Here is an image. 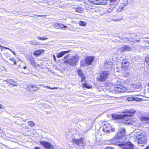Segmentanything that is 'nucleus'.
I'll return each instance as SVG.
<instances>
[{"label": "nucleus", "instance_id": "nucleus-1", "mask_svg": "<svg viewBox=\"0 0 149 149\" xmlns=\"http://www.w3.org/2000/svg\"><path fill=\"white\" fill-rule=\"evenodd\" d=\"M118 135H116L113 139L110 140V143L111 144H116L121 146H123L122 148L123 149H134L133 148V145L130 142H129L125 143H123L119 141L120 138L118 136Z\"/></svg>", "mask_w": 149, "mask_h": 149}, {"label": "nucleus", "instance_id": "nucleus-2", "mask_svg": "<svg viewBox=\"0 0 149 149\" xmlns=\"http://www.w3.org/2000/svg\"><path fill=\"white\" fill-rule=\"evenodd\" d=\"M133 114L132 112H128L126 114L123 115L113 114H112L111 116L114 119H120L123 122L124 120V123H130L129 121L130 119L128 117L131 116Z\"/></svg>", "mask_w": 149, "mask_h": 149}, {"label": "nucleus", "instance_id": "nucleus-3", "mask_svg": "<svg viewBox=\"0 0 149 149\" xmlns=\"http://www.w3.org/2000/svg\"><path fill=\"white\" fill-rule=\"evenodd\" d=\"M79 57L77 54H75L70 58H69L67 60L65 61L64 63L68 64L71 66H74L79 60Z\"/></svg>", "mask_w": 149, "mask_h": 149}, {"label": "nucleus", "instance_id": "nucleus-4", "mask_svg": "<svg viewBox=\"0 0 149 149\" xmlns=\"http://www.w3.org/2000/svg\"><path fill=\"white\" fill-rule=\"evenodd\" d=\"M126 88L120 84H117L114 87V89L113 92L115 94H119L126 91Z\"/></svg>", "mask_w": 149, "mask_h": 149}, {"label": "nucleus", "instance_id": "nucleus-5", "mask_svg": "<svg viewBox=\"0 0 149 149\" xmlns=\"http://www.w3.org/2000/svg\"><path fill=\"white\" fill-rule=\"evenodd\" d=\"M109 73L108 72L104 71L102 72L99 73L98 77L97 78V79L98 81L103 82L108 78Z\"/></svg>", "mask_w": 149, "mask_h": 149}, {"label": "nucleus", "instance_id": "nucleus-6", "mask_svg": "<svg viewBox=\"0 0 149 149\" xmlns=\"http://www.w3.org/2000/svg\"><path fill=\"white\" fill-rule=\"evenodd\" d=\"M103 131L108 133H110L111 131L112 132L115 131L114 128H112L111 125L109 124H105L103 126Z\"/></svg>", "mask_w": 149, "mask_h": 149}, {"label": "nucleus", "instance_id": "nucleus-7", "mask_svg": "<svg viewBox=\"0 0 149 149\" xmlns=\"http://www.w3.org/2000/svg\"><path fill=\"white\" fill-rule=\"evenodd\" d=\"M147 139L144 136L141 137L140 139H136L135 141L137 142L139 146H143L144 144L147 143Z\"/></svg>", "mask_w": 149, "mask_h": 149}, {"label": "nucleus", "instance_id": "nucleus-8", "mask_svg": "<svg viewBox=\"0 0 149 149\" xmlns=\"http://www.w3.org/2000/svg\"><path fill=\"white\" fill-rule=\"evenodd\" d=\"M92 3L94 4L104 5L107 3V0H89Z\"/></svg>", "mask_w": 149, "mask_h": 149}, {"label": "nucleus", "instance_id": "nucleus-9", "mask_svg": "<svg viewBox=\"0 0 149 149\" xmlns=\"http://www.w3.org/2000/svg\"><path fill=\"white\" fill-rule=\"evenodd\" d=\"M40 143L45 148L47 149H53V146L50 143L47 142L40 141Z\"/></svg>", "mask_w": 149, "mask_h": 149}, {"label": "nucleus", "instance_id": "nucleus-10", "mask_svg": "<svg viewBox=\"0 0 149 149\" xmlns=\"http://www.w3.org/2000/svg\"><path fill=\"white\" fill-rule=\"evenodd\" d=\"M142 132L141 131H134L132 133V136L136 139H140L142 136Z\"/></svg>", "mask_w": 149, "mask_h": 149}, {"label": "nucleus", "instance_id": "nucleus-11", "mask_svg": "<svg viewBox=\"0 0 149 149\" xmlns=\"http://www.w3.org/2000/svg\"><path fill=\"white\" fill-rule=\"evenodd\" d=\"M118 136L121 138V137L125 136L126 132L125 129L123 128H120L119 130V132L116 134Z\"/></svg>", "mask_w": 149, "mask_h": 149}, {"label": "nucleus", "instance_id": "nucleus-12", "mask_svg": "<svg viewBox=\"0 0 149 149\" xmlns=\"http://www.w3.org/2000/svg\"><path fill=\"white\" fill-rule=\"evenodd\" d=\"M26 89L29 91L33 92L39 89V88L35 85H31L26 88Z\"/></svg>", "mask_w": 149, "mask_h": 149}, {"label": "nucleus", "instance_id": "nucleus-13", "mask_svg": "<svg viewBox=\"0 0 149 149\" xmlns=\"http://www.w3.org/2000/svg\"><path fill=\"white\" fill-rule=\"evenodd\" d=\"M110 1V6L112 8H114L118 4L120 0H109Z\"/></svg>", "mask_w": 149, "mask_h": 149}, {"label": "nucleus", "instance_id": "nucleus-14", "mask_svg": "<svg viewBox=\"0 0 149 149\" xmlns=\"http://www.w3.org/2000/svg\"><path fill=\"white\" fill-rule=\"evenodd\" d=\"M113 63L111 61H106L104 64V69H110L113 66Z\"/></svg>", "mask_w": 149, "mask_h": 149}, {"label": "nucleus", "instance_id": "nucleus-15", "mask_svg": "<svg viewBox=\"0 0 149 149\" xmlns=\"http://www.w3.org/2000/svg\"><path fill=\"white\" fill-rule=\"evenodd\" d=\"M5 81L9 84L13 86H17L18 83L14 80L10 79H7L5 80Z\"/></svg>", "mask_w": 149, "mask_h": 149}, {"label": "nucleus", "instance_id": "nucleus-16", "mask_svg": "<svg viewBox=\"0 0 149 149\" xmlns=\"http://www.w3.org/2000/svg\"><path fill=\"white\" fill-rule=\"evenodd\" d=\"M130 50L131 48L129 46L124 45L119 49V50L121 52H124L126 51H130Z\"/></svg>", "mask_w": 149, "mask_h": 149}, {"label": "nucleus", "instance_id": "nucleus-17", "mask_svg": "<svg viewBox=\"0 0 149 149\" xmlns=\"http://www.w3.org/2000/svg\"><path fill=\"white\" fill-rule=\"evenodd\" d=\"M94 59V58L92 56L87 57L85 59L87 65H91Z\"/></svg>", "mask_w": 149, "mask_h": 149}, {"label": "nucleus", "instance_id": "nucleus-18", "mask_svg": "<svg viewBox=\"0 0 149 149\" xmlns=\"http://www.w3.org/2000/svg\"><path fill=\"white\" fill-rule=\"evenodd\" d=\"M79 76L80 77L81 79V81H84L86 79L84 74L83 73L82 71L80 69L78 68L77 70Z\"/></svg>", "mask_w": 149, "mask_h": 149}, {"label": "nucleus", "instance_id": "nucleus-19", "mask_svg": "<svg viewBox=\"0 0 149 149\" xmlns=\"http://www.w3.org/2000/svg\"><path fill=\"white\" fill-rule=\"evenodd\" d=\"M54 26L56 29H63V28L65 29L67 28V26H65L64 24H61L54 23Z\"/></svg>", "mask_w": 149, "mask_h": 149}, {"label": "nucleus", "instance_id": "nucleus-20", "mask_svg": "<svg viewBox=\"0 0 149 149\" xmlns=\"http://www.w3.org/2000/svg\"><path fill=\"white\" fill-rule=\"evenodd\" d=\"M128 68V66L122 65L121 67L117 68L116 69L117 70H116V71L117 72L120 71L122 72L125 71L126 70H127Z\"/></svg>", "mask_w": 149, "mask_h": 149}, {"label": "nucleus", "instance_id": "nucleus-21", "mask_svg": "<svg viewBox=\"0 0 149 149\" xmlns=\"http://www.w3.org/2000/svg\"><path fill=\"white\" fill-rule=\"evenodd\" d=\"M70 52V50L68 51H62L60 53H57L56 54L57 57L58 58L62 57L65 54H67Z\"/></svg>", "mask_w": 149, "mask_h": 149}, {"label": "nucleus", "instance_id": "nucleus-22", "mask_svg": "<svg viewBox=\"0 0 149 149\" xmlns=\"http://www.w3.org/2000/svg\"><path fill=\"white\" fill-rule=\"evenodd\" d=\"M73 9H74L75 11L78 13H82L83 12L84 10L83 8L80 7H78L77 8H74Z\"/></svg>", "mask_w": 149, "mask_h": 149}, {"label": "nucleus", "instance_id": "nucleus-23", "mask_svg": "<svg viewBox=\"0 0 149 149\" xmlns=\"http://www.w3.org/2000/svg\"><path fill=\"white\" fill-rule=\"evenodd\" d=\"M140 99H139L138 97H129L127 99V100L129 101H132L133 100H135L137 101H140Z\"/></svg>", "mask_w": 149, "mask_h": 149}, {"label": "nucleus", "instance_id": "nucleus-24", "mask_svg": "<svg viewBox=\"0 0 149 149\" xmlns=\"http://www.w3.org/2000/svg\"><path fill=\"white\" fill-rule=\"evenodd\" d=\"M85 145V139L84 138H81L79 140V145L78 146H84Z\"/></svg>", "mask_w": 149, "mask_h": 149}, {"label": "nucleus", "instance_id": "nucleus-25", "mask_svg": "<svg viewBox=\"0 0 149 149\" xmlns=\"http://www.w3.org/2000/svg\"><path fill=\"white\" fill-rule=\"evenodd\" d=\"M42 51L41 50H36L34 52L33 54L36 56H38L41 54Z\"/></svg>", "mask_w": 149, "mask_h": 149}, {"label": "nucleus", "instance_id": "nucleus-26", "mask_svg": "<svg viewBox=\"0 0 149 149\" xmlns=\"http://www.w3.org/2000/svg\"><path fill=\"white\" fill-rule=\"evenodd\" d=\"M130 63L129 62L126 60H123L122 62V65L128 66Z\"/></svg>", "mask_w": 149, "mask_h": 149}, {"label": "nucleus", "instance_id": "nucleus-27", "mask_svg": "<svg viewBox=\"0 0 149 149\" xmlns=\"http://www.w3.org/2000/svg\"><path fill=\"white\" fill-rule=\"evenodd\" d=\"M28 59L30 61L32 65H33L35 63L33 59V58L32 56H29Z\"/></svg>", "mask_w": 149, "mask_h": 149}, {"label": "nucleus", "instance_id": "nucleus-28", "mask_svg": "<svg viewBox=\"0 0 149 149\" xmlns=\"http://www.w3.org/2000/svg\"><path fill=\"white\" fill-rule=\"evenodd\" d=\"M128 40L130 42H133L134 43L139 42L140 40H136L132 38H129L128 39Z\"/></svg>", "mask_w": 149, "mask_h": 149}, {"label": "nucleus", "instance_id": "nucleus-29", "mask_svg": "<svg viewBox=\"0 0 149 149\" xmlns=\"http://www.w3.org/2000/svg\"><path fill=\"white\" fill-rule=\"evenodd\" d=\"M80 65L81 66H85L86 64V60L84 59L81 60L80 61Z\"/></svg>", "mask_w": 149, "mask_h": 149}, {"label": "nucleus", "instance_id": "nucleus-30", "mask_svg": "<svg viewBox=\"0 0 149 149\" xmlns=\"http://www.w3.org/2000/svg\"><path fill=\"white\" fill-rule=\"evenodd\" d=\"M72 142L74 143L77 146L79 145V140L76 139H73L72 140Z\"/></svg>", "mask_w": 149, "mask_h": 149}, {"label": "nucleus", "instance_id": "nucleus-31", "mask_svg": "<svg viewBox=\"0 0 149 149\" xmlns=\"http://www.w3.org/2000/svg\"><path fill=\"white\" fill-rule=\"evenodd\" d=\"M78 24L80 26H84L86 24V23L82 21H79L78 22Z\"/></svg>", "mask_w": 149, "mask_h": 149}, {"label": "nucleus", "instance_id": "nucleus-32", "mask_svg": "<svg viewBox=\"0 0 149 149\" xmlns=\"http://www.w3.org/2000/svg\"><path fill=\"white\" fill-rule=\"evenodd\" d=\"M43 86L44 88H47L48 89H52V90L57 89L58 88L57 87H54L53 88H51V87H50V86H45L44 85H43Z\"/></svg>", "mask_w": 149, "mask_h": 149}, {"label": "nucleus", "instance_id": "nucleus-33", "mask_svg": "<svg viewBox=\"0 0 149 149\" xmlns=\"http://www.w3.org/2000/svg\"><path fill=\"white\" fill-rule=\"evenodd\" d=\"M129 0H123V3H122V5L125 7L128 4Z\"/></svg>", "mask_w": 149, "mask_h": 149}, {"label": "nucleus", "instance_id": "nucleus-34", "mask_svg": "<svg viewBox=\"0 0 149 149\" xmlns=\"http://www.w3.org/2000/svg\"><path fill=\"white\" fill-rule=\"evenodd\" d=\"M30 42L32 45H40V44L39 42H37L36 41L33 40L30 41Z\"/></svg>", "mask_w": 149, "mask_h": 149}, {"label": "nucleus", "instance_id": "nucleus-35", "mask_svg": "<svg viewBox=\"0 0 149 149\" xmlns=\"http://www.w3.org/2000/svg\"><path fill=\"white\" fill-rule=\"evenodd\" d=\"M149 120V116L148 117H142L141 118L142 121H147Z\"/></svg>", "mask_w": 149, "mask_h": 149}, {"label": "nucleus", "instance_id": "nucleus-36", "mask_svg": "<svg viewBox=\"0 0 149 149\" xmlns=\"http://www.w3.org/2000/svg\"><path fill=\"white\" fill-rule=\"evenodd\" d=\"M83 86L84 87L87 88H91L92 87L91 86L89 85V84H83Z\"/></svg>", "mask_w": 149, "mask_h": 149}, {"label": "nucleus", "instance_id": "nucleus-37", "mask_svg": "<svg viewBox=\"0 0 149 149\" xmlns=\"http://www.w3.org/2000/svg\"><path fill=\"white\" fill-rule=\"evenodd\" d=\"M124 6L121 5L120 6V7L118 8H117V11L118 12H120L123 9V8L124 7Z\"/></svg>", "mask_w": 149, "mask_h": 149}, {"label": "nucleus", "instance_id": "nucleus-38", "mask_svg": "<svg viewBox=\"0 0 149 149\" xmlns=\"http://www.w3.org/2000/svg\"><path fill=\"white\" fill-rule=\"evenodd\" d=\"M145 61L146 63L149 66V57H147L145 58Z\"/></svg>", "mask_w": 149, "mask_h": 149}, {"label": "nucleus", "instance_id": "nucleus-39", "mask_svg": "<svg viewBox=\"0 0 149 149\" xmlns=\"http://www.w3.org/2000/svg\"><path fill=\"white\" fill-rule=\"evenodd\" d=\"M29 125L31 127H33L34 126V123L32 121H30L29 122Z\"/></svg>", "mask_w": 149, "mask_h": 149}, {"label": "nucleus", "instance_id": "nucleus-40", "mask_svg": "<svg viewBox=\"0 0 149 149\" xmlns=\"http://www.w3.org/2000/svg\"><path fill=\"white\" fill-rule=\"evenodd\" d=\"M38 39L41 40H44L47 39V38H43V37H38L37 38Z\"/></svg>", "mask_w": 149, "mask_h": 149}, {"label": "nucleus", "instance_id": "nucleus-41", "mask_svg": "<svg viewBox=\"0 0 149 149\" xmlns=\"http://www.w3.org/2000/svg\"><path fill=\"white\" fill-rule=\"evenodd\" d=\"M144 42H145V43L146 44V46H148V45H149V39L148 40H147L146 41H144Z\"/></svg>", "mask_w": 149, "mask_h": 149}, {"label": "nucleus", "instance_id": "nucleus-42", "mask_svg": "<svg viewBox=\"0 0 149 149\" xmlns=\"http://www.w3.org/2000/svg\"><path fill=\"white\" fill-rule=\"evenodd\" d=\"M0 48H1V49H2L3 48H5V49H9L10 50V51H11L8 48H6V47H3L1 45H0Z\"/></svg>", "mask_w": 149, "mask_h": 149}, {"label": "nucleus", "instance_id": "nucleus-43", "mask_svg": "<svg viewBox=\"0 0 149 149\" xmlns=\"http://www.w3.org/2000/svg\"><path fill=\"white\" fill-rule=\"evenodd\" d=\"M105 149H113L111 147H106Z\"/></svg>", "mask_w": 149, "mask_h": 149}, {"label": "nucleus", "instance_id": "nucleus-44", "mask_svg": "<svg viewBox=\"0 0 149 149\" xmlns=\"http://www.w3.org/2000/svg\"><path fill=\"white\" fill-rule=\"evenodd\" d=\"M69 55H66L64 57V59H66V58H68V57H69Z\"/></svg>", "mask_w": 149, "mask_h": 149}, {"label": "nucleus", "instance_id": "nucleus-45", "mask_svg": "<svg viewBox=\"0 0 149 149\" xmlns=\"http://www.w3.org/2000/svg\"><path fill=\"white\" fill-rule=\"evenodd\" d=\"M3 130L0 128V134L3 133Z\"/></svg>", "mask_w": 149, "mask_h": 149}, {"label": "nucleus", "instance_id": "nucleus-46", "mask_svg": "<svg viewBox=\"0 0 149 149\" xmlns=\"http://www.w3.org/2000/svg\"><path fill=\"white\" fill-rule=\"evenodd\" d=\"M33 149H40V148L39 147H36Z\"/></svg>", "mask_w": 149, "mask_h": 149}, {"label": "nucleus", "instance_id": "nucleus-47", "mask_svg": "<svg viewBox=\"0 0 149 149\" xmlns=\"http://www.w3.org/2000/svg\"><path fill=\"white\" fill-rule=\"evenodd\" d=\"M122 19H113L114 21H119V20H121Z\"/></svg>", "mask_w": 149, "mask_h": 149}, {"label": "nucleus", "instance_id": "nucleus-48", "mask_svg": "<svg viewBox=\"0 0 149 149\" xmlns=\"http://www.w3.org/2000/svg\"><path fill=\"white\" fill-rule=\"evenodd\" d=\"M3 106H2L1 104H0V109H3Z\"/></svg>", "mask_w": 149, "mask_h": 149}, {"label": "nucleus", "instance_id": "nucleus-49", "mask_svg": "<svg viewBox=\"0 0 149 149\" xmlns=\"http://www.w3.org/2000/svg\"><path fill=\"white\" fill-rule=\"evenodd\" d=\"M53 58H54V60H56V57H55V55H53Z\"/></svg>", "mask_w": 149, "mask_h": 149}, {"label": "nucleus", "instance_id": "nucleus-50", "mask_svg": "<svg viewBox=\"0 0 149 149\" xmlns=\"http://www.w3.org/2000/svg\"><path fill=\"white\" fill-rule=\"evenodd\" d=\"M27 68V67L26 66H24V67H23V68L24 69H26Z\"/></svg>", "mask_w": 149, "mask_h": 149}, {"label": "nucleus", "instance_id": "nucleus-51", "mask_svg": "<svg viewBox=\"0 0 149 149\" xmlns=\"http://www.w3.org/2000/svg\"><path fill=\"white\" fill-rule=\"evenodd\" d=\"M133 36H132L133 37H134L135 36H136V35L135 34H133Z\"/></svg>", "mask_w": 149, "mask_h": 149}, {"label": "nucleus", "instance_id": "nucleus-52", "mask_svg": "<svg viewBox=\"0 0 149 149\" xmlns=\"http://www.w3.org/2000/svg\"><path fill=\"white\" fill-rule=\"evenodd\" d=\"M16 63V62L15 61H14V64H15V65Z\"/></svg>", "mask_w": 149, "mask_h": 149}, {"label": "nucleus", "instance_id": "nucleus-53", "mask_svg": "<svg viewBox=\"0 0 149 149\" xmlns=\"http://www.w3.org/2000/svg\"><path fill=\"white\" fill-rule=\"evenodd\" d=\"M11 51L13 52V54H14V55H15V53H14V52H13V51Z\"/></svg>", "mask_w": 149, "mask_h": 149}, {"label": "nucleus", "instance_id": "nucleus-54", "mask_svg": "<svg viewBox=\"0 0 149 149\" xmlns=\"http://www.w3.org/2000/svg\"><path fill=\"white\" fill-rule=\"evenodd\" d=\"M147 149H149V146L147 148Z\"/></svg>", "mask_w": 149, "mask_h": 149}, {"label": "nucleus", "instance_id": "nucleus-55", "mask_svg": "<svg viewBox=\"0 0 149 149\" xmlns=\"http://www.w3.org/2000/svg\"><path fill=\"white\" fill-rule=\"evenodd\" d=\"M38 15V16H42V15Z\"/></svg>", "mask_w": 149, "mask_h": 149}, {"label": "nucleus", "instance_id": "nucleus-56", "mask_svg": "<svg viewBox=\"0 0 149 149\" xmlns=\"http://www.w3.org/2000/svg\"><path fill=\"white\" fill-rule=\"evenodd\" d=\"M148 86H149V83L148 84Z\"/></svg>", "mask_w": 149, "mask_h": 149}, {"label": "nucleus", "instance_id": "nucleus-57", "mask_svg": "<svg viewBox=\"0 0 149 149\" xmlns=\"http://www.w3.org/2000/svg\"><path fill=\"white\" fill-rule=\"evenodd\" d=\"M11 60H12V59H10Z\"/></svg>", "mask_w": 149, "mask_h": 149}]
</instances>
